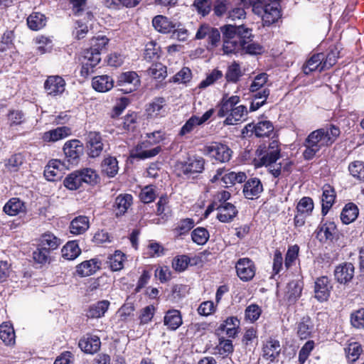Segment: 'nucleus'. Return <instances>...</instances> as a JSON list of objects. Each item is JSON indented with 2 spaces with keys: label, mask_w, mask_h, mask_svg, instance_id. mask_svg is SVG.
<instances>
[{
  "label": "nucleus",
  "mask_w": 364,
  "mask_h": 364,
  "mask_svg": "<svg viewBox=\"0 0 364 364\" xmlns=\"http://www.w3.org/2000/svg\"><path fill=\"white\" fill-rule=\"evenodd\" d=\"M280 151L279 142L277 140L271 141L268 147L260 146L255 152L257 158L254 159L255 166L267 167L268 171L275 178L279 176L282 170L290 172L292 166L291 161L285 159L282 162L277 163L281 156Z\"/></svg>",
  "instance_id": "1"
},
{
  "label": "nucleus",
  "mask_w": 364,
  "mask_h": 364,
  "mask_svg": "<svg viewBox=\"0 0 364 364\" xmlns=\"http://www.w3.org/2000/svg\"><path fill=\"white\" fill-rule=\"evenodd\" d=\"M341 134L340 129L333 124L316 129L311 132L305 139V150L303 156L306 160L312 159L323 147L331 146Z\"/></svg>",
  "instance_id": "2"
},
{
  "label": "nucleus",
  "mask_w": 364,
  "mask_h": 364,
  "mask_svg": "<svg viewBox=\"0 0 364 364\" xmlns=\"http://www.w3.org/2000/svg\"><path fill=\"white\" fill-rule=\"evenodd\" d=\"M181 173L188 178H194L204 170L205 160L203 157L193 156L181 162L180 164Z\"/></svg>",
  "instance_id": "3"
},
{
  "label": "nucleus",
  "mask_w": 364,
  "mask_h": 364,
  "mask_svg": "<svg viewBox=\"0 0 364 364\" xmlns=\"http://www.w3.org/2000/svg\"><path fill=\"white\" fill-rule=\"evenodd\" d=\"M333 289L331 279L326 276L316 278L314 282V298L319 302L328 301Z\"/></svg>",
  "instance_id": "4"
},
{
  "label": "nucleus",
  "mask_w": 364,
  "mask_h": 364,
  "mask_svg": "<svg viewBox=\"0 0 364 364\" xmlns=\"http://www.w3.org/2000/svg\"><path fill=\"white\" fill-rule=\"evenodd\" d=\"M205 151L211 158L221 163L228 161L232 155V151L228 146L218 142L206 146Z\"/></svg>",
  "instance_id": "5"
},
{
  "label": "nucleus",
  "mask_w": 364,
  "mask_h": 364,
  "mask_svg": "<svg viewBox=\"0 0 364 364\" xmlns=\"http://www.w3.org/2000/svg\"><path fill=\"white\" fill-rule=\"evenodd\" d=\"M154 144L151 139L145 140L138 144L132 152L131 156L138 159H146L156 156L161 151V146L149 149Z\"/></svg>",
  "instance_id": "6"
},
{
  "label": "nucleus",
  "mask_w": 364,
  "mask_h": 364,
  "mask_svg": "<svg viewBox=\"0 0 364 364\" xmlns=\"http://www.w3.org/2000/svg\"><path fill=\"white\" fill-rule=\"evenodd\" d=\"M237 275L244 281H250L255 274L254 262L247 257L239 259L235 264Z\"/></svg>",
  "instance_id": "7"
},
{
  "label": "nucleus",
  "mask_w": 364,
  "mask_h": 364,
  "mask_svg": "<svg viewBox=\"0 0 364 364\" xmlns=\"http://www.w3.org/2000/svg\"><path fill=\"white\" fill-rule=\"evenodd\" d=\"M63 151L69 162L77 164L80 156L83 154V144L77 139L68 141L63 146Z\"/></svg>",
  "instance_id": "8"
},
{
  "label": "nucleus",
  "mask_w": 364,
  "mask_h": 364,
  "mask_svg": "<svg viewBox=\"0 0 364 364\" xmlns=\"http://www.w3.org/2000/svg\"><path fill=\"white\" fill-rule=\"evenodd\" d=\"M273 130V124L269 121H262L256 124L252 123L247 124L242 131V134H245V132L247 133L251 132L252 133L254 132L257 137H264L269 136Z\"/></svg>",
  "instance_id": "9"
},
{
  "label": "nucleus",
  "mask_w": 364,
  "mask_h": 364,
  "mask_svg": "<svg viewBox=\"0 0 364 364\" xmlns=\"http://www.w3.org/2000/svg\"><path fill=\"white\" fill-rule=\"evenodd\" d=\"M262 191V183L257 178H250L243 186L242 192L247 199H257L259 197Z\"/></svg>",
  "instance_id": "10"
},
{
  "label": "nucleus",
  "mask_w": 364,
  "mask_h": 364,
  "mask_svg": "<svg viewBox=\"0 0 364 364\" xmlns=\"http://www.w3.org/2000/svg\"><path fill=\"white\" fill-rule=\"evenodd\" d=\"M217 218L222 223H230L238 213L237 208L230 203H221L216 207Z\"/></svg>",
  "instance_id": "11"
},
{
  "label": "nucleus",
  "mask_w": 364,
  "mask_h": 364,
  "mask_svg": "<svg viewBox=\"0 0 364 364\" xmlns=\"http://www.w3.org/2000/svg\"><path fill=\"white\" fill-rule=\"evenodd\" d=\"M87 147L89 149V156L92 158L97 157L103 150V144L100 132H90L87 134Z\"/></svg>",
  "instance_id": "12"
},
{
  "label": "nucleus",
  "mask_w": 364,
  "mask_h": 364,
  "mask_svg": "<svg viewBox=\"0 0 364 364\" xmlns=\"http://www.w3.org/2000/svg\"><path fill=\"white\" fill-rule=\"evenodd\" d=\"M65 82L58 75L50 76L44 83V87L50 95H58L65 91Z\"/></svg>",
  "instance_id": "13"
},
{
  "label": "nucleus",
  "mask_w": 364,
  "mask_h": 364,
  "mask_svg": "<svg viewBox=\"0 0 364 364\" xmlns=\"http://www.w3.org/2000/svg\"><path fill=\"white\" fill-rule=\"evenodd\" d=\"M117 82L121 87L130 85L131 87L129 88H122L121 90L125 92H131L135 90L139 85L140 79L136 72L129 71L121 74Z\"/></svg>",
  "instance_id": "14"
},
{
  "label": "nucleus",
  "mask_w": 364,
  "mask_h": 364,
  "mask_svg": "<svg viewBox=\"0 0 364 364\" xmlns=\"http://www.w3.org/2000/svg\"><path fill=\"white\" fill-rule=\"evenodd\" d=\"M354 275V266L353 264L346 262L339 264L334 271L336 279L340 284H347L353 279Z\"/></svg>",
  "instance_id": "15"
},
{
  "label": "nucleus",
  "mask_w": 364,
  "mask_h": 364,
  "mask_svg": "<svg viewBox=\"0 0 364 364\" xmlns=\"http://www.w3.org/2000/svg\"><path fill=\"white\" fill-rule=\"evenodd\" d=\"M259 13H255L258 16H261L264 26H269L277 21L280 16V11L277 8L270 4H264L261 6Z\"/></svg>",
  "instance_id": "16"
},
{
  "label": "nucleus",
  "mask_w": 364,
  "mask_h": 364,
  "mask_svg": "<svg viewBox=\"0 0 364 364\" xmlns=\"http://www.w3.org/2000/svg\"><path fill=\"white\" fill-rule=\"evenodd\" d=\"M82 58L80 75L82 77H86L92 72L93 68L100 62L101 58H99L97 53L93 55L89 52H83Z\"/></svg>",
  "instance_id": "17"
},
{
  "label": "nucleus",
  "mask_w": 364,
  "mask_h": 364,
  "mask_svg": "<svg viewBox=\"0 0 364 364\" xmlns=\"http://www.w3.org/2000/svg\"><path fill=\"white\" fill-rule=\"evenodd\" d=\"M133 197L131 194L119 195L114 200L113 208L117 217L124 215L132 204Z\"/></svg>",
  "instance_id": "18"
},
{
  "label": "nucleus",
  "mask_w": 364,
  "mask_h": 364,
  "mask_svg": "<svg viewBox=\"0 0 364 364\" xmlns=\"http://www.w3.org/2000/svg\"><path fill=\"white\" fill-rule=\"evenodd\" d=\"M71 134V129L68 127H59L56 129L46 132L42 139L46 142H55Z\"/></svg>",
  "instance_id": "19"
},
{
  "label": "nucleus",
  "mask_w": 364,
  "mask_h": 364,
  "mask_svg": "<svg viewBox=\"0 0 364 364\" xmlns=\"http://www.w3.org/2000/svg\"><path fill=\"white\" fill-rule=\"evenodd\" d=\"M92 86L99 92H106L113 87L114 80L107 75L95 76L92 80Z\"/></svg>",
  "instance_id": "20"
},
{
  "label": "nucleus",
  "mask_w": 364,
  "mask_h": 364,
  "mask_svg": "<svg viewBox=\"0 0 364 364\" xmlns=\"http://www.w3.org/2000/svg\"><path fill=\"white\" fill-rule=\"evenodd\" d=\"M262 351L263 358L273 362L280 353V343L277 340L270 339L264 345Z\"/></svg>",
  "instance_id": "21"
},
{
  "label": "nucleus",
  "mask_w": 364,
  "mask_h": 364,
  "mask_svg": "<svg viewBox=\"0 0 364 364\" xmlns=\"http://www.w3.org/2000/svg\"><path fill=\"white\" fill-rule=\"evenodd\" d=\"M101 342L97 336H89L80 340L79 347L85 353L93 354L100 350Z\"/></svg>",
  "instance_id": "22"
},
{
  "label": "nucleus",
  "mask_w": 364,
  "mask_h": 364,
  "mask_svg": "<svg viewBox=\"0 0 364 364\" xmlns=\"http://www.w3.org/2000/svg\"><path fill=\"white\" fill-rule=\"evenodd\" d=\"M109 301L102 300L90 305L87 311L86 316L88 318H99L104 316L105 312L108 310Z\"/></svg>",
  "instance_id": "23"
},
{
  "label": "nucleus",
  "mask_w": 364,
  "mask_h": 364,
  "mask_svg": "<svg viewBox=\"0 0 364 364\" xmlns=\"http://www.w3.org/2000/svg\"><path fill=\"white\" fill-rule=\"evenodd\" d=\"M182 316L180 311L171 309L166 311L164 318V323L170 330L174 331L182 324Z\"/></svg>",
  "instance_id": "24"
},
{
  "label": "nucleus",
  "mask_w": 364,
  "mask_h": 364,
  "mask_svg": "<svg viewBox=\"0 0 364 364\" xmlns=\"http://www.w3.org/2000/svg\"><path fill=\"white\" fill-rule=\"evenodd\" d=\"M26 207L25 203L17 198H11L4 206V211L6 214L15 216L21 213H25Z\"/></svg>",
  "instance_id": "25"
},
{
  "label": "nucleus",
  "mask_w": 364,
  "mask_h": 364,
  "mask_svg": "<svg viewBox=\"0 0 364 364\" xmlns=\"http://www.w3.org/2000/svg\"><path fill=\"white\" fill-rule=\"evenodd\" d=\"M100 269V262L97 259L86 260L77 266L76 272L81 277H88L95 274Z\"/></svg>",
  "instance_id": "26"
},
{
  "label": "nucleus",
  "mask_w": 364,
  "mask_h": 364,
  "mask_svg": "<svg viewBox=\"0 0 364 364\" xmlns=\"http://www.w3.org/2000/svg\"><path fill=\"white\" fill-rule=\"evenodd\" d=\"M336 198L334 189L329 185H325L323 187L322 201V214L326 215L329 209L333 205Z\"/></svg>",
  "instance_id": "27"
},
{
  "label": "nucleus",
  "mask_w": 364,
  "mask_h": 364,
  "mask_svg": "<svg viewBox=\"0 0 364 364\" xmlns=\"http://www.w3.org/2000/svg\"><path fill=\"white\" fill-rule=\"evenodd\" d=\"M60 166L62 164L59 160H51L46 166L44 176L48 181H55L61 178Z\"/></svg>",
  "instance_id": "28"
},
{
  "label": "nucleus",
  "mask_w": 364,
  "mask_h": 364,
  "mask_svg": "<svg viewBox=\"0 0 364 364\" xmlns=\"http://www.w3.org/2000/svg\"><path fill=\"white\" fill-rule=\"evenodd\" d=\"M90 227L89 219L80 215L74 218L70 225V232L73 235H81L85 232Z\"/></svg>",
  "instance_id": "29"
},
{
  "label": "nucleus",
  "mask_w": 364,
  "mask_h": 364,
  "mask_svg": "<svg viewBox=\"0 0 364 364\" xmlns=\"http://www.w3.org/2000/svg\"><path fill=\"white\" fill-rule=\"evenodd\" d=\"M165 100L162 97L155 99L146 108V112L149 117L154 118L163 117L166 114L164 108Z\"/></svg>",
  "instance_id": "30"
},
{
  "label": "nucleus",
  "mask_w": 364,
  "mask_h": 364,
  "mask_svg": "<svg viewBox=\"0 0 364 364\" xmlns=\"http://www.w3.org/2000/svg\"><path fill=\"white\" fill-rule=\"evenodd\" d=\"M359 210L356 205L349 203L345 205L341 213V220L343 224L348 225L356 220Z\"/></svg>",
  "instance_id": "31"
},
{
  "label": "nucleus",
  "mask_w": 364,
  "mask_h": 364,
  "mask_svg": "<svg viewBox=\"0 0 364 364\" xmlns=\"http://www.w3.org/2000/svg\"><path fill=\"white\" fill-rule=\"evenodd\" d=\"M152 24L154 28L159 32L168 33L171 32L176 27L168 18L163 16H157L153 18Z\"/></svg>",
  "instance_id": "32"
},
{
  "label": "nucleus",
  "mask_w": 364,
  "mask_h": 364,
  "mask_svg": "<svg viewBox=\"0 0 364 364\" xmlns=\"http://www.w3.org/2000/svg\"><path fill=\"white\" fill-rule=\"evenodd\" d=\"M109 42V39L105 36H98L94 37L90 40V48L84 50V52H89L93 54H98L100 58L101 52L105 49V46Z\"/></svg>",
  "instance_id": "33"
},
{
  "label": "nucleus",
  "mask_w": 364,
  "mask_h": 364,
  "mask_svg": "<svg viewBox=\"0 0 364 364\" xmlns=\"http://www.w3.org/2000/svg\"><path fill=\"white\" fill-rule=\"evenodd\" d=\"M314 324L309 316H304L297 324V334L301 339L308 338L312 332Z\"/></svg>",
  "instance_id": "34"
},
{
  "label": "nucleus",
  "mask_w": 364,
  "mask_h": 364,
  "mask_svg": "<svg viewBox=\"0 0 364 364\" xmlns=\"http://www.w3.org/2000/svg\"><path fill=\"white\" fill-rule=\"evenodd\" d=\"M46 17L40 12H33L27 18V24L33 31H38L43 28L46 25Z\"/></svg>",
  "instance_id": "35"
},
{
  "label": "nucleus",
  "mask_w": 364,
  "mask_h": 364,
  "mask_svg": "<svg viewBox=\"0 0 364 364\" xmlns=\"http://www.w3.org/2000/svg\"><path fill=\"white\" fill-rule=\"evenodd\" d=\"M324 55L323 53H317L313 55L303 66V71L306 75L310 74L311 72L318 69L320 70L321 65L323 64Z\"/></svg>",
  "instance_id": "36"
},
{
  "label": "nucleus",
  "mask_w": 364,
  "mask_h": 364,
  "mask_svg": "<svg viewBox=\"0 0 364 364\" xmlns=\"http://www.w3.org/2000/svg\"><path fill=\"white\" fill-rule=\"evenodd\" d=\"M102 171L109 177H114L118 172V161L115 157L107 156L102 162Z\"/></svg>",
  "instance_id": "37"
},
{
  "label": "nucleus",
  "mask_w": 364,
  "mask_h": 364,
  "mask_svg": "<svg viewBox=\"0 0 364 364\" xmlns=\"http://www.w3.org/2000/svg\"><path fill=\"white\" fill-rule=\"evenodd\" d=\"M0 338L7 346L15 343V333L11 323H3L0 325Z\"/></svg>",
  "instance_id": "38"
},
{
  "label": "nucleus",
  "mask_w": 364,
  "mask_h": 364,
  "mask_svg": "<svg viewBox=\"0 0 364 364\" xmlns=\"http://www.w3.org/2000/svg\"><path fill=\"white\" fill-rule=\"evenodd\" d=\"M60 245V240L50 232L43 234L40 238L39 245L50 252L57 249Z\"/></svg>",
  "instance_id": "39"
},
{
  "label": "nucleus",
  "mask_w": 364,
  "mask_h": 364,
  "mask_svg": "<svg viewBox=\"0 0 364 364\" xmlns=\"http://www.w3.org/2000/svg\"><path fill=\"white\" fill-rule=\"evenodd\" d=\"M63 257L68 260L75 259L81 252L78 244L75 241H70L61 250Z\"/></svg>",
  "instance_id": "40"
},
{
  "label": "nucleus",
  "mask_w": 364,
  "mask_h": 364,
  "mask_svg": "<svg viewBox=\"0 0 364 364\" xmlns=\"http://www.w3.org/2000/svg\"><path fill=\"white\" fill-rule=\"evenodd\" d=\"M124 258L125 255L117 250L108 257L107 263L112 271H119L124 267Z\"/></svg>",
  "instance_id": "41"
},
{
  "label": "nucleus",
  "mask_w": 364,
  "mask_h": 364,
  "mask_svg": "<svg viewBox=\"0 0 364 364\" xmlns=\"http://www.w3.org/2000/svg\"><path fill=\"white\" fill-rule=\"evenodd\" d=\"M247 113V108L244 105H239L233 108L230 115L225 119V124H235L241 121L242 117Z\"/></svg>",
  "instance_id": "42"
},
{
  "label": "nucleus",
  "mask_w": 364,
  "mask_h": 364,
  "mask_svg": "<svg viewBox=\"0 0 364 364\" xmlns=\"http://www.w3.org/2000/svg\"><path fill=\"white\" fill-rule=\"evenodd\" d=\"M247 178L246 174L244 172H234L231 171L225 173L222 177V181L226 186H231L235 183H242L245 181Z\"/></svg>",
  "instance_id": "43"
},
{
  "label": "nucleus",
  "mask_w": 364,
  "mask_h": 364,
  "mask_svg": "<svg viewBox=\"0 0 364 364\" xmlns=\"http://www.w3.org/2000/svg\"><path fill=\"white\" fill-rule=\"evenodd\" d=\"M160 47L154 42L150 41L146 44L144 58L147 61H154L159 58Z\"/></svg>",
  "instance_id": "44"
},
{
  "label": "nucleus",
  "mask_w": 364,
  "mask_h": 364,
  "mask_svg": "<svg viewBox=\"0 0 364 364\" xmlns=\"http://www.w3.org/2000/svg\"><path fill=\"white\" fill-rule=\"evenodd\" d=\"M288 291L287 296L289 302L296 301L300 297L302 291V287L298 281H292L288 284Z\"/></svg>",
  "instance_id": "45"
},
{
  "label": "nucleus",
  "mask_w": 364,
  "mask_h": 364,
  "mask_svg": "<svg viewBox=\"0 0 364 364\" xmlns=\"http://www.w3.org/2000/svg\"><path fill=\"white\" fill-rule=\"evenodd\" d=\"M348 171L353 178L359 181H364L363 161H355L353 162H351L348 166Z\"/></svg>",
  "instance_id": "46"
},
{
  "label": "nucleus",
  "mask_w": 364,
  "mask_h": 364,
  "mask_svg": "<svg viewBox=\"0 0 364 364\" xmlns=\"http://www.w3.org/2000/svg\"><path fill=\"white\" fill-rule=\"evenodd\" d=\"M337 233L336 225L333 222H327L320 227L318 235L323 234L326 240H333Z\"/></svg>",
  "instance_id": "47"
},
{
  "label": "nucleus",
  "mask_w": 364,
  "mask_h": 364,
  "mask_svg": "<svg viewBox=\"0 0 364 364\" xmlns=\"http://www.w3.org/2000/svg\"><path fill=\"white\" fill-rule=\"evenodd\" d=\"M64 186L70 190H77L82 184L78 171L69 174L63 181Z\"/></svg>",
  "instance_id": "48"
},
{
  "label": "nucleus",
  "mask_w": 364,
  "mask_h": 364,
  "mask_svg": "<svg viewBox=\"0 0 364 364\" xmlns=\"http://www.w3.org/2000/svg\"><path fill=\"white\" fill-rule=\"evenodd\" d=\"M241 75L242 73L239 64L234 62L228 66L225 73V78L228 82H237Z\"/></svg>",
  "instance_id": "49"
},
{
  "label": "nucleus",
  "mask_w": 364,
  "mask_h": 364,
  "mask_svg": "<svg viewBox=\"0 0 364 364\" xmlns=\"http://www.w3.org/2000/svg\"><path fill=\"white\" fill-rule=\"evenodd\" d=\"M193 241L198 245H204L209 238V233L204 228H197L191 232Z\"/></svg>",
  "instance_id": "50"
},
{
  "label": "nucleus",
  "mask_w": 364,
  "mask_h": 364,
  "mask_svg": "<svg viewBox=\"0 0 364 364\" xmlns=\"http://www.w3.org/2000/svg\"><path fill=\"white\" fill-rule=\"evenodd\" d=\"M147 72L148 75L154 79L163 80L166 77V67L161 63L153 64Z\"/></svg>",
  "instance_id": "51"
},
{
  "label": "nucleus",
  "mask_w": 364,
  "mask_h": 364,
  "mask_svg": "<svg viewBox=\"0 0 364 364\" xmlns=\"http://www.w3.org/2000/svg\"><path fill=\"white\" fill-rule=\"evenodd\" d=\"M314 209L313 200L309 197H303L296 205L297 213L306 214L307 215H311Z\"/></svg>",
  "instance_id": "52"
},
{
  "label": "nucleus",
  "mask_w": 364,
  "mask_h": 364,
  "mask_svg": "<svg viewBox=\"0 0 364 364\" xmlns=\"http://www.w3.org/2000/svg\"><path fill=\"white\" fill-rule=\"evenodd\" d=\"M253 38L254 36L252 29L244 25L238 26L237 40L242 46H244L245 43L252 41Z\"/></svg>",
  "instance_id": "53"
},
{
  "label": "nucleus",
  "mask_w": 364,
  "mask_h": 364,
  "mask_svg": "<svg viewBox=\"0 0 364 364\" xmlns=\"http://www.w3.org/2000/svg\"><path fill=\"white\" fill-rule=\"evenodd\" d=\"M242 50L250 55H260L264 52V48L259 43L255 42L253 39L250 42L245 43L242 46Z\"/></svg>",
  "instance_id": "54"
},
{
  "label": "nucleus",
  "mask_w": 364,
  "mask_h": 364,
  "mask_svg": "<svg viewBox=\"0 0 364 364\" xmlns=\"http://www.w3.org/2000/svg\"><path fill=\"white\" fill-rule=\"evenodd\" d=\"M362 352L361 346L356 342L351 343L346 348L347 358L350 362L355 361Z\"/></svg>",
  "instance_id": "55"
},
{
  "label": "nucleus",
  "mask_w": 364,
  "mask_h": 364,
  "mask_svg": "<svg viewBox=\"0 0 364 364\" xmlns=\"http://www.w3.org/2000/svg\"><path fill=\"white\" fill-rule=\"evenodd\" d=\"M242 50V46L237 40H223V50L225 54L237 53Z\"/></svg>",
  "instance_id": "56"
},
{
  "label": "nucleus",
  "mask_w": 364,
  "mask_h": 364,
  "mask_svg": "<svg viewBox=\"0 0 364 364\" xmlns=\"http://www.w3.org/2000/svg\"><path fill=\"white\" fill-rule=\"evenodd\" d=\"M156 197L155 187L151 185L144 187L139 194L141 200L144 203H149L154 201Z\"/></svg>",
  "instance_id": "57"
},
{
  "label": "nucleus",
  "mask_w": 364,
  "mask_h": 364,
  "mask_svg": "<svg viewBox=\"0 0 364 364\" xmlns=\"http://www.w3.org/2000/svg\"><path fill=\"white\" fill-rule=\"evenodd\" d=\"M267 80L268 75L265 73L257 75L250 86V91L253 92L263 89L264 85L267 82Z\"/></svg>",
  "instance_id": "58"
},
{
  "label": "nucleus",
  "mask_w": 364,
  "mask_h": 364,
  "mask_svg": "<svg viewBox=\"0 0 364 364\" xmlns=\"http://www.w3.org/2000/svg\"><path fill=\"white\" fill-rule=\"evenodd\" d=\"M77 171L80 174L82 183L94 184L97 183V175L94 170L85 168Z\"/></svg>",
  "instance_id": "59"
},
{
  "label": "nucleus",
  "mask_w": 364,
  "mask_h": 364,
  "mask_svg": "<svg viewBox=\"0 0 364 364\" xmlns=\"http://www.w3.org/2000/svg\"><path fill=\"white\" fill-rule=\"evenodd\" d=\"M338 58V50L336 48L331 50V51L326 55V58L323 60V64L321 65L320 72L331 68L336 63Z\"/></svg>",
  "instance_id": "60"
},
{
  "label": "nucleus",
  "mask_w": 364,
  "mask_h": 364,
  "mask_svg": "<svg viewBox=\"0 0 364 364\" xmlns=\"http://www.w3.org/2000/svg\"><path fill=\"white\" fill-rule=\"evenodd\" d=\"M262 314V309L257 304H250L245 309V318L253 323Z\"/></svg>",
  "instance_id": "61"
},
{
  "label": "nucleus",
  "mask_w": 364,
  "mask_h": 364,
  "mask_svg": "<svg viewBox=\"0 0 364 364\" xmlns=\"http://www.w3.org/2000/svg\"><path fill=\"white\" fill-rule=\"evenodd\" d=\"M50 251L38 245V248L33 252V258L39 264H45L49 259Z\"/></svg>",
  "instance_id": "62"
},
{
  "label": "nucleus",
  "mask_w": 364,
  "mask_h": 364,
  "mask_svg": "<svg viewBox=\"0 0 364 364\" xmlns=\"http://www.w3.org/2000/svg\"><path fill=\"white\" fill-rule=\"evenodd\" d=\"M156 309L153 305H149L141 310L139 315L140 323L146 324L149 323L154 317Z\"/></svg>",
  "instance_id": "63"
},
{
  "label": "nucleus",
  "mask_w": 364,
  "mask_h": 364,
  "mask_svg": "<svg viewBox=\"0 0 364 364\" xmlns=\"http://www.w3.org/2000/svg\"><path fill=\"white\" fill-rule=\"evenodd\" d=\"M350 322L358 328L364 327V309L355 311L351 314Z\"/></svg>",
  "instance_id": "64"
}]
</instances>
